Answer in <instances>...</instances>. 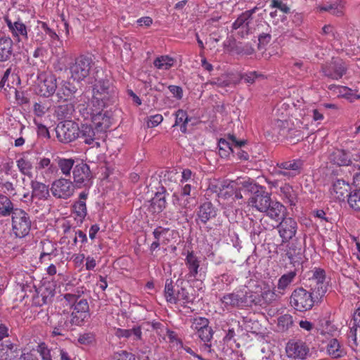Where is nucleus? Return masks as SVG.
Here are the masks:
<instances>
[{
  "label": "nucleus",
  "instance_id": "52",
  "mask_svg": "<svg viewBox=\"0 0 360 360\" xmlns=\"http://www.w3.org/2000/svg\"><path fill=\"white\" fill-rule=\"evenodd\" d=\"M43 26L44 30V35L46 37V42L51 46H56L57 42L59 41V36L56 34V32L51 29L46 22H43Z\"/></svg>",
  "mask_w": 360,
  "mask_h": 360
},
{
  "label": "nucleus",
  "instance_id": "31",
  "mask_svg": "<svg viewBox=\"0 0 360 360\" xmlns=\"http://www.w3.org/2000/svg\"><path fill=\"white\" fill-rule=\"evenodd\" d=\"M217 215L215 208L210 202H206L202 204L197 212V220H199L202 224H206L210 219L214 218Z\"/></svg>",
  "mask_w": 360,
  "mask_h": 360
},
{
  "label": "nucleus",
  "instance_id": "55",
  "mask_svg": "<svg viewBox=\"0 0 360 360\" xmlns=\"http://www.w3.org/2000/svg\"><path fill=\"white\" fill-rule=\"evenodd\" d=\"M164 291L167 302L171 304H176V293H174L173 282L171 279L166 280Z\"/></svg>",
  "mask_w": 360,
  "mask_h": 360
},
{
  "label": "nucleus",
  "instance_id": "41",
  "mask_svg": "<svg viewBox=\"0 0 360 360\" xmlns=\"http://www.w3.org/2000/svg\"><path fill=\"white\" fill-rule=\"evenodd\" d=\"M283 295L278 292L277 288L276 289V288L271 289L269 286L264 287L261 293L262 300L267 304L278 300Z\"/></svg>",
  "mask_w": 360,
  "mask_h": 360
},
{
  "label": "nucleus",
  "instance_id": "63",
  "mask_svg": "<svg viewBox=\"0 0 360 360\" xmlns=\"http://www.w3.org/2000/svg\"><path fill=\"white\" fill-rule=\"evenodd\" d=\"M186 183L196 184L195 173H193L189 169H184L181 172V178L179 184H184Z\"/></svg>",
  "mask_w": 360,
  "mask_h": 360
},
{
  "label": "nucleus",
  "instance_id": "26",
  "mask_svg": "<svg viewBox=\"0 0 360 360\" xmlns=\"http://www.w3.org/2000/svg\"><path fill=\"white\" fill-rule=\"evenodd\" d=\"M349 190L350 186L348 183L343 179H337L333 183L330 193L333 199L341 201L349 195L347 193Z\"/></svg>",
  "mask_w": 360,
  "mask_h": 360
},
{
  "label": "nucleus",
  "instance_id": "32",
  "mask_svg": "<svg viewBox=\"0 0 360 360\" xmlns=\"http://www.w3.org/2000/svg\"><path fill=\"white\" fill-rule=\"evenodd\" d=\"M329 160L338 166H347L351 162L349 154L342 149H334L329 154Z\"/></svg>",
  "mask_w": 360,
  "mask_h": 360
},
{
  "label": "nucleus",
  "instance_id": "33",
  "mask_svg": "<svg viewBox=\"0 0 360 360\" xmlns=\"http://www.w3.org/2000/svg\"><path fill=\"white\" fill-rule=\"evenodd\" d=\"M16 166L22 175L32 178L33 163L27 155L22 154L16 160Z\"/></svg>",
  "mask_w": 360,
  "mask_h": 360
},
{
  "label": "nucleus",
  "instance_id": "10",
  "mask_svg": "<svg viewBox=\"0 0 360 360\" xmlns=\"http://www.w3.org/2000/svg\"><path fill=\"white\" fill-rule=\"evenodd\" d=\"M104 108L98 109L89 105L85 107L83 105L80 106L79 112L84 120H90L95 127L98 129L107 126L109 123V117L106 115V112H104Z\"/></svg>",
  "mask_w": 360,
  "mask_h": 360
},
{
  "label": "nucleus",
  "instance_id": "58",
  "mask_svg": "<svg viewBox=\"0 0 360 360\" xmlns=\"http://www.w3.org/2000/svg\"><path fill=\"white\" fill-rule=\"evenodd\" d=\"M349 206L356 211H360V190H355L348 195Z\"/></svg>",
  "mask_w": 360,
  "mask_h": 360
},
{
  "label": "nucleus",
  "instance_id": "37",
  "mask_svg": "<svg viewBox=\"0 0 360 360\" xmlns=\"http://www.w3.org/2000/svg\"><path fill=\"white\" fill-rule=\"evenodd\" d=\"M213 334L214 331L210 326L207 327L204 330H201V331L195 334L198 338L204 343L201 347L202 350L207 352H211V340L213 338Z\"/></svg>",
  "mask_w": 360,
  "mask_h": 360
},
{
  "label": "nucleus",
  "instance_id": "62",
  "mask_svg": "<svg viewBox=\"0 0 360 360\" xmlns=\"http://www.w3.org/2000/svg\"><path fill=\"white\" fill-rule=\"evenodd\" d=\"M359 328L358 326L353 323V326L350 327L349 331L347 334L349 346L354 349L358 345L357 342V330Z\"/></svg>",
  "mask_w": 360,
  "mask_h": 360
},
{
  "label": "nucleus",
  "instance_id": "16",
  "mask_svg": "<svg viewBox=\"0 0 360 360\" xmlns=\"http://www.w3.org/2000/svg\"><path fill=\"white\" fill-rule=\"evenodd\" d=\"M310 280L312 282L311 291L316 293V298H322L326 293L328 288L325 271L320 268H315Z\"/></svg>",
  "mask_w": 360,
  "mask_h": 360
},
{
  "label": "nucleus",
  "instance_id": "61",
  "mask_svg": "<svg viewBox=\"0 0 360 360\" xmlns=\"http://www.w3.org/2000/svg\"><path fill=\"white\" fill-rule=\"evenodd\" d=\"M241 79H243L245 83L252 84L258 79H264V75L256 71H252L242 75Z\"/></svg>",
  "mask_w": 360,
  "mask_h": 360
},
{
  "label": "nucleus",
  "instance_id": "48",
  "mask_svg": "<svg viewBox=\"0 0 360 360\" xmlns=\"http://www.w3.org/2000/svg\"><path fill=\"white\" fill-rule=\"evenodd\" d=\"M190 120L186 111L179 110L175 113V126H180V130L183 133L186 132V124Z\"/></svg>",
  "mask_w": 360,
  "mask_h": 360
},
{
  "label": "nucleus",
  "instance_id": "1",
  "mask_svg": "<svg viewBox=\"0 0 360 360\" xmlns=\"http://www.w3.org/2000/svg\"><path fill=\"white\" fill-rule=\"evenodd\" d=\"M103 74L101 70L95 72L94 82H91V98L88 104L98 109L113 105L118 96L116 87L108 78L101 77Z\"/></svg>",
  "mask_w": 360,
  "mask_h": 360
},
{
  "label": "nucleus",
  "instance_id": "9",
  "mask_svg": "<svg viewBox=\"0 0 360 360\" xmlns=\"http://www.w3.org/2000/svg\"><path fill=\"white\" fill-rule=\"evenodd\" d=\"M254 186L256 189L255 190L253 187H251L253 194L248 199V205L255 210L264 213L266 210H268L272 201L271 194L266 192L262 186L256 185H254Z\"/></svg>",
  "mask_w": 360,
  "mask_h": 360
},
{
  "label": "nucleus",
  "instance_id": "23",
  "mask_svg": "<svg viewBox=\"0 0 360 360\" xmlns=\"http://www.w3.org/2000/svg\"><path fill=\"white\" fill-rule=\"evenodd\" d=\"M242 288L231 293L225 294L221 299V303L226 308L245 307Z\"/></svg>",
  "mask_w": 360,
  "mask_h": 360
},
{
  "label": "nucleus",
  "instance_id": "40",
  "mask_svg": "<svg viewBox=\"0 0 360 360\" xmlns=\"http://www.w3.org/2000/svg\"><path fill=\"white\" fill-rule=\"evenodd\" d=\"M244 307H251L252 304H259L262 301L261 295L250 290L248 287L243 286L242 288Z\"/></svg>",
  "mask_w": 360,
  "mask_h": 360
},
{
  "label": "nucleus",
  "instance_id": "21",
  "mask_svg": "<svg viewBox=\"0 0 360 360\" xmlns=\"http://www.w3.org/2000/svg\"><path fill=\"white\" fill-rule=\"evenodd\" d=\"M184 255H186L184 259L185 264L188 269V274L186 276L188 280L196 278L201 270L200 265V260L197 255H195L193 251L188 250Z\"/></svg>",
  "mask_w": 360,
  "mask_h": 360
},
{
  "label": "nucleus",
  "instance_id": "49",
  "mask_svg": "<svg viewBox=\"0 0 360 360\" xmlns=\"http://www.w3.org/2000/svg\"><path fill=\"white\" fill-rule=\"evenodd\" d=\"M53 296V295L51 291L48 290L46 288H40L37 292L34 301L38 305H43L47 304Z\"/></svg>",
  "mask_w": 360,
  "mask_h": 360
},
{
  "label": "nucleus",
  "instance_id": "4",
  "mask_svg": "<svg viewBox=\"0 0 360 360\" xmlns=\"http://www.w3.org/2000/svg\"><path fill=\"white\" fill-rule=\"evenodd\" d=\"M278 249L282 252V257H287L293 266L300 265L302 262L304 251L302 243L297 238L291 241L288 240L286 243L282 242L279 245Z\"/></svg>",
  "mask_w": 360,
  "mask_h": 360
},
{
  "label": "nucleus",
  "instance_id": "13",
  "mask_svg": "<svg viewBox=\"0 0 360 360\" xmlns=\"http://www.w3.org/2000/svg\"><path fill=\"white\" fill-rule=\"evenodd\" d=\"M286 356L294 360H304L309 354L308 345L301 340H290L285 346Z\"/></svg>",
  "mask_w": 360,
  "mask_h": 360
},
{
  "label": "nucleus",
  "instance_id": "64",
  "mask_svg": "<svg viewBox=\"0 0 360 360\" xmlns=\"http://www.w3.org/2000/svg\"><path fill=\"white\" fill-rule=\"evenodd\" d=\"M0 191L7 195H15V187L13 184L8 181H0Z\"/></svg>",
  "mask_w": 360,
  "mask_h": 360
},
{
  "label": "nucleus",
  "instance_id": "20",
  "mask_svg": "<svg viewBox=\"0 0 360 360\" xmlns=\"http://www.w3.org/2000/svg\"><path fill=\"white\" fill-rule=\"evenodd\" d=\"M88 195V191L81 192L79 194L78 200L72 205V213L77 223L82 224L87 214L86 200Z\"/></svg>",
  "mask_w": 360,
  "mask_h": 360
},
{
  "label": "nucleus",
  "instance_id": "24",
  "mask_svg": "<svg viewBox=\"0 0 360 360\" xmlns=\"http://www.w3.org/2000/svg\"><path fill=\"white\" fill-rule=\"evenodd\" d=\"M14 56V44L8 36L0 37V62L4 63L11 60Z\"/></svg>",
  "mask_w": 360,
  "mask_h": 360
},
{
  "label": "nucleus",
  "instance_id": "43",
  "mask_svg": "<svg viewBox=\"0 0 360 360\" xmlns=\"http://www.w3.org/2000/svg\"><path fill=\"white\" fill-rule=\"evenodd\" d=\"M229 139L232 141L233 143H234V149L235 153L233 154H236L237 158L242 160H247L249 159V155L248 153L243 150L241 149V147L245 146L246 143V141L245 140H240L238 141L236 139V137L234 135H229Z\"/></svg>",
  "mask_w": 360,
  "mask_h": 360
},
{
  "label": "nucleus",
  "instance_id": "46",
  "mask_svg": "<svg viewBox=\"0 0 360 360\" xmlns=\"http://www.w3.org/2000/svg\"><path fill=\"white\" fill-rule=\"evenodd\" d=\"M14 210L11 200L7 196L0 194V215L3 217L9 216L13 214Z\"/></svg>",
  "mask_w": 360,
  "mask_h": 360
},
{
  "label": "nucleus",
  "instance_id": "25",
  "mask_svg": "<svg viewBox=\"0 0 360 360\" xmlns=\"http://www.w3.org/2000/svg\"><path fill=\"white\" fill-rule=\"evenodd\" d=\"M286 212V208L283 205L278 201L272 200L268 210H266L264 213L278 224L285 218Z\"/></svg>",
  "mask_w": 360,
  "mask_h": 360
},
{
  "label": "nucleus",
  "instance_id": "15",
  "mask_svg": "<svg viewBox=\"0 0 360 360\" xmlns=\"http://www.w3.org/2000/svg\"><path fill=\"white\" fill-rule=\"evenodd\" d=\"M4 21L15 41L20 42L28 39L27 27L22 20L18 18L12 21L8 16H5Z\"/></svg>",
  "mask_w": 360,
  "mask_h": 360
},
{
  "label": "nucleus",
  "instance_id": "53",
  "mask_svg": "<svg viewBox=\"0 0 360 360\" xmlns=\"http://www.w3.org/2000/svg\"><path fill=\"white\" fill-rule=\"evenodd\" d=\"M36 350L39 354L41 360H52L56 354V351L50 349L44 342L38 344Z\"/></svg>",
  "mask_w": 360,
  "mask_h": 360
},
{
  "label": "nucleus",
  "instance_id": "47",
  "mask_svg": "<svg viewBox=\"0 0 360 360\" xmlns=\"http://www.w3.org/2000/svg\"><path fill=\"white\" fill-rule=\"evenodd\" d=\"M178 173L175 169H165L161 172L160 174V181L162 184L169 186L172 183H175L178 178Z\"/></svg>",
  "mask_w": 360,
  "mask_h": 360
},
{
  "label": "nucleus",
  "instance_id": "5",
  "mask_svg": "<svg viewBox=\"0 0 360 360\" xmlns=\"http://www.w3.org/2000/svg\"><path fill=\"white\" fill-rule=\"evenodd\" d=\"M58 89L57 79L51 72H42L37 76L35 92L44 98L53 96Z\"/></svg>",
  "mask_w": 360,
  "mask_h": 360
},
{
  "label": "nucleus",
  "instance_id": "45",
  "mask_svg": "<svg viewBox=\"0 0 360 360\" xmlns=\"http://www.w3.org/2000/svg\"><path fill=\"white\" fill-rule=\"evenodd\" d=\"M345 4L342 1H336L331 4H328L319 6L321 11H327L335 15H340L343 13Z\"/></svg>",
  "mask_w": 360,
  "mask_h": 360
},
{
  "label": "nucleus",
  "instance_id": "7",
  "mask_svg": "<svg viewBox=\"0 0 360 360\" xmlns=\"http://www.w3.org/2000/svg\"><path fill=\"white\" fill-rule=\"evenodd\" d=\"M32 221L29 214L22 209L16 208L12 214V229L13 233L18 238L28 235L31 229Z\"/></svg>",
  "mask_w": 360,
  "mask_h": 360
},
{
  "label": "nucleus",
  "instance_id": "11",
  "mask_svg": "<svg viewBox=\"0 0 360 360\" xmlns=\"http://www.w3.org/2000/svg\"><path fill=\"white\" fill-rule=\"evenodd\" d=\"M73 182L77 188H90L93 184L92 174L88 165L80 162L72 170Z\"/></svg>",
  "mask_w": 360,
  "mask_h": 360
},
{
  "label": "nucleus",
  "instance_id": "51",
  "mask_svg": "<svg viewBox=\"0 0 360 360\" xmlns=\"http://www.w3.org/2000/svg\"><path fill=\"white\" fill-rule=\"evenodd\" d=\"M43 29V22L38 20L32 33V39L39 44H43L46 41Z\"/></svg>",
  "mask_w": 360,
  "mask_h": 360
},
{
  "label": "nucleus",
  "instance_id": "34",
  "mask_svg": "<svg viewBox=\"0 0 360 360\" xmlns=\"http://www.w3.org/2000/svg\"><path fill=\"white\" fill-rule=\"evenodd\" d=\"M297 276V271L295 269L283 274L278 280L276 288L278 292L283 295L285 294L288 288L295 281Z\"/></svg>",
  "mask_w": 360,
  "mask_h": 360
},
{
  "label": "nucleus",
  "instance_id": "30",
  "mask_svg": "<svg viewBox=\"0 0 360 360\" xmlns=\"http://www.w3.org/2000/svg\"><path fill=\"white\" fill-rule=\"evenodd\" d=\"M41 252L39 256V260L41 262H44L46 260H51L52 257L58 255L57 245L49 240H43L40 243Z\"/></svg>",
  "mask_w": 360,
  "mask_h": 360
},
{
  "label": "nucleus",
  "instance_id": "54",
  "mask_svg": "<svg viewBox=\"0 0 360 360\" xmlns=\"http://www.w3.org/2000/svg\"><path fill=\"white\" fill-rule=\"evenodd\" d=\"M175 299L176 304L179 302H182L183 304H186L193 303L194 298L186 288H181L176 293Z\"/></svg>",
  "mask_w": 360,
  "mask_h": 360
},
{
  "label": "nucleus",
  "instance_id": "12",
  "mask_svg": "<svg viewBox=\"0 0 360 360\" xmlns=\"http://www.w3.org/2000/svg\"><path fill=\"white\" fill-rule=\"evenodd\" d=\"M56 132L60 142L68 143L78 138L79 127L75 122L65 121L58 124Z\"/></svg>",
  "mask_w": 360,
  "mask_h": 360
},
{
  "label": "nucleus",
  "instance_id": "8",
  "mask_svg": "<svg viewBox=\"0 0 360 360\" xmlns=\"http://www.w3.org/2000/svg\"><path fill=\"white\" fill-rule=\"evenodd\" d=\"M303 161L300 159H291L277 162L274 172L285 179H292L300 174L303 168Z\"/></svg>",
  "mask_w": 360,
  "mask_h": 360
},
{
  "label": "nucleus",
  "instance_id": "27",
  "mask_svg": "<svg viewBox=\"0 0 360 360\" xmlns=\"http://www.w3.org/2000/svg\"><path fill=\"white\" fill-rule=\"evenodd\" d=\"M98 129L94 127L91 124H83L79 127V132L78 138L89 145L95 144L99 146V143L96 142Z\"/></svg>",
  "mask_w": 360,
  "mask_h": 360
},
{
  "label": "nucleus",
  "instance_id": "19",
  "mask_svg": "<svg viewBox=\"0 0 360 360\" xmlns=\"http://www.w3.org/2000/svg\"><path fill=\"white\" fill-rule=\"evenodd\" d=\"M77 87L69 82H63L57 89L54 96L57 103L70 101L75 98Z\"/></svg>",
  "mask_w": 360,
  "mask_h": 360
},
{
  "label": "nucleus",
  "instance_id": "38",
  "mask_svg": "<svg viewBox=\"0 0 360 360\" xmlns=\"http://www.w3.org/2000/svg\"><path fill=\"white\" fill-rule=\"evenodd\" d=\"M166 207L165 192H157L152 198L150 210L153 213L161 212Z\"/></svg>",
  "mask_w": 360,
  "mask_h": 360
},
{
  "label": "nucleus",
  "instance_id": "35",
  "mask_svg": "<svg viewBox=\"0 0 360 360\" xmlns=\"http://www.w3.org/2000/svg\"><path fill=\"white\" fill-rule=\"evenodd\" d=\"M327 353L334 359L341 358L346 354V352L340 342L335 339H331L326 347Z\"/></svg>",
  "mask_w": 360,
  "mask_h": 360
},
{
  "label": "nucleus",
  "instance_id": "57",
  "mask_svg": "<svg viewBox=\"0 0 360 360\" xmlns=\"http://www.w3.org/2000/svg\"><path fill=\"white\" fill-rule=\"evenodd\" d=\"M293 323L292 316L290 314H283L278 319V327L282 331L288 330Z\"/></svg>",
  "mask_w": 360,
  "mask_h": 360
},
{
  "label": "nucleus",
  "instance_id": "2",
  "mask_svg": "<svg viewBox=\"0 0 360 360\" xmlns=\"http://www.w3.org/2000/svg\"><path fill=\"white\" fill-rule=\"evenodd\" d=\"M64 298L72 309L70 321L75 326H82L89 318V307L86 299L77 293H66Z\"/></svg>",
  "mask_w": 360,
  "mask_h": 360
},
{
  "label": "nucleus",
  "instance_id": "29",
  "mask_svg": "<svg viewBox=\"0 0 360 360\" xmlns=\"http://www.w3.org/2000/svg\"><path fill=\"white\" fill-rule=\"evenodd\" d=\"M37 172H40L43 178L51 177L56 172V167L48 158H39L35 167Z\"/></svg>",
  "mask_w": 360,
  "mask_h": 360
},
{
  "label": "nucleus",
  "instance_id": "44",
  "mask_svg": "<svg viewBox=\"0 0 360 360\" xmlns=\"http://www.w3.org/2000/svg\"><path fill=\"white\" fill-rule=\"evenodd\" d=\"M57 163L61 173L66 177L70 176L71 171L75 167V160L72 158H59Z\"/></svg>",
  "mask_w": 360,
  "mask_h": 360
},
{
  "label": "nucleus",
  "instance_id": "39",
  "mask_svg": "<svg viewBox=\"0 0 360 360\" xmlns=\"http://www.w3.org/2000/svg\"><path fill=\"white\" fill-rule=\"evenodd\" d=\"M175 63V58L168 55H162L154 60L153 65L155 68L160 70H168L174 66Z\"/></svg>",
  "mask_w": 360,
  "mask_h": 360
},
{
  "label": "nucleus",
  "instance_id": "59",
  "mask_svg": "<svg viewBox=\"0 0 360 360\" xmlns=\"http://www.w3.org/2000/svg\"><path fill=\"white\" fill-rule=\"evenodd\" d=\"M14 349L15 345L10 341H6V344L0 343V360H7Z\"/></svg>",
  "mask_w": 360,
  "mask_h": 360
},
{
  "label": "nucleus",
  "instance_id": "14",
  "mask_svg": "<svg viewBox=\"0 0 360 360\" xmlns=\"http://www.w3.org/2000/svg\"><path fill=\"white\" fill-rule=\"evenodd\" d=\"M50 190L55 198L66 200L73 195L75 186L70 179L60 177L51 184Z\"/></svg>",
  "mask_w": 360,
  "mask_h": 360
},
{
  "label": "nucleus",
  "instance_id": "42",
  "mask_svg": "<svg viewBox=\"0 0 360 360\" xmlns=\"http://www.w3.org/2000/svg\"><path fill=\"white\" fill-rule=\"evenodd\" d=\"M229 141L225 139H220L218 142L219 154L221 158H227L231 153H235L234 143L228 138Z\"/></svg>",
  "mask_w": 360,
  "mask_h": 360
},
{
  "label": "nucleus",
  "instance_id": "36",
  "mask_svg": "<svg viewBox=\"0 0 360 360\" xmlns=\"http://www.w3.org/2000/svg\"><path fill=\"white\" fill-rule=\"evenodd\" d=\"M279 195L282 200L290 206L295 205L297 202V194L292 187L288 184L280 188Z\"/></svg>",
  "mask_w": 360,
  "mask_h": 360
},
{
  "label": "nucleus",
  "instance_id": "6",
  "mask_svg": "<svg viewBox=\"0 0 360 360\" xmlns=\"http://www.w3.org/2000/svg\"><path fill=\"white\" fill-rule=\"evenodd\" d=\"M93 64V60L89 57H77L69 67L71 78L78 82L84 80L89 75Z\"/></svg>",
  "mask_w": 360,
  "mask_h": 360
},
{
  "label": "nucleus",
  "instance_id": "50",
  "mask_svg": "<svg viewBox=\"0 0 360 360\" xmlns=\"http://www.w3.org/2000/svg\"><path fill=\"white\" fill-rule=\"evenodd\" d=\"M210 321L207 318L205 317H195L191 321V329L194 331L195 335L201 330H204L207 327L210 326Z\"/></svg>",
  "mask_w": 360,
  "mask_h": 360
},
{
  "label": "nucleus",
  "instance_id": "28",
  "mask_svg": "<svg viewBox=\"0 0 360 360\" xmlns=\"http://www.w3.org/2000/svg\"><path fill=\"white\" fill-rule=\"evenodd\" d=\"M30 188L32 198L37 201L46 200L50 196L49 186L37 179L31 180Z\"/></svg>",
  "mask_w": 360,
  "mask_h": 360
},
{
  "label": "nucleus",
  "instance_id": "56",
  "mask_svg": "<svg viewBox=\"0 0 360 360\" xmlns=\"http://www.w3.org/2000/svg\"><path fill=\"white\" fill-rule=\"evenodd\" d=\"M69 324L64 318H60L58 323L53 328L52 335L53 336H64L68 330Z\"/></svg>",
  "mask_w": 360,
  "mask_h": 360
},
{
  "label": "nucleus",
  "instance_id": "3",
  "mask_svg": "<svg viewBox=\"0 0 360 360\" xmlns=\"http://www.w3.org/2000/svg\"><path fill=\"white\" fill-rule=\"evenodd\" d=\"M322 298H316V293L309 292L303 288L295 289L290 297V304L298 311H306L311 309L315 302H319Z\"/></svg>",
  "mask_w": 360,
  "mask_h": 360
},
{
  "label": "nucleus",
  "instance_id": "17",
  "mask_svg": "<svg viewBox=\"0 0 360 360\" xmlns=\"http://www.w3.org/2000/svg\"><path fill=\"white\" fill-rule=\"evenodd\" d=\"M276 227L278 229L279 236L282 238V242L285 243L292 240L297 231V224L292 217H285L277 224Z\"/></svg>",
  "mask_w": 360,
  "mask_h": 360
},
{
  "label": "nucleus",
  "instance_id": "60",
  "mask_svg": "<svg viewBox=\"0 0 360 360\" xmlns=\"http://www.w3.org/2000/svg\"><path fill=\"white\" fill-rule=\"evenodd\" d=\"M250 22V13H243L233 23V28L237 30L242 27L247 30Z\"/></svg>",
  "mask_w": 360,
  "mask_h": 360
},
{
  "label": "nucleus",
  "instance_id": "22",
  "mask_svg": "<svg viewBox=\"0 0 360 360\" xmlns=\"http://www.w3.org/2000/svg\"><path fill=\"white\" fill-rule=\"evenodd\" d=\"M323 70L326 76L333 79H339L346 73L347 68L342 60H335L323 68Z\"/></svg>",
  "mask_w": 360,
  "mask_h": 360
},
{
  "label": "nucleus",
  "instance_id": "18",
  "mask_svg": "<svg viewBox=\"0 0 360 360\" xmlns=\"http://www.w3.org/2000/svg\"><path fill=\"white\" fill-rule=\"evenodd\" d=\"M175 234V231L169 228L157 227L153 232L155 241L151 243L150 250L153 252L161 245L168 244L174 238Z\"/></svg>",
  "mask_w": 360,
  "mask_h": 360
}]
</instances>
